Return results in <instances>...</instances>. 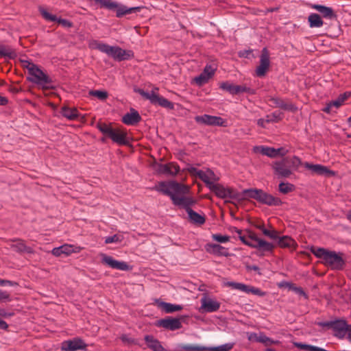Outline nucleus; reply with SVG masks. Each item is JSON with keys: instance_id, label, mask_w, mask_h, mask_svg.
Masks as SVG:
<instances>
[{"instance_id": "obj_1", "label": "nucleus", "mask_w": 351, "mask_h": 351, "mask_svg": "<svg viewBox=\"0 0 351 351\" xmlns=\"http://www.w3.org/2000/svg\"><path fill=\"white\" fill-rule=\"evenodd\" d=\"M92 47L106 53L116 61H123L131 59L134 57V53L131 50H125L118 46H110L104 43L95 41Z\"/></svg>"}, {"instance_id": "obj_2", "label": "nucleus", "mask_w": 351, "mask_h": 351, "mask_svg": "<svg viewBox=\"0 0 351 351\" xmlns=\"http://www.w3.org/2000/svg\"><path fill=\"white\" fill-rule=\"evenodd\" d=\"M311 252L323 263L332 269H341L344 265L342 257L334 251H329L323 247H313Z\"/></svg>"}, {"instance_id": "obj_3", "label": "nucleus", "mask_w": 351, "mask_h": 351, "mask_svg": "<svg viewBox=\"0 0 351 351\" xmlns=\"http://www.w3.org/2000/svg\"><path fill=\"white\" fill-rule=\"evenodd\" d=\"M243 198H252L261 204L268 206H278L281 201L279 198L264 192L261 189H247L242 191Z\"/></svg>"}, {"instance_id": "obj_4", "label": "nucleus", "mask_w": 351, "mask_h": 351, "mask_svg": "<svg viewBox=\"0 0 351 351\" xmlns=\"http://www.w3.org/2000/svg\"><path fill=\"white\" fill-rule=\"evenodd\" d=\"M96 3H99L101 8L114 10L116 12L117 17H122L124 15L133 13L140 10V7L128 8L121 3L112 0H94Z\"/></svg>"}, {"instance_id": "obj_5", "label": "nucleus", "mask_w": 351, "mask_h": 351, "mask_svg": "<svg viewBox=\"0 0 351 351\" xmlns=\"http://www.w3.org/2000/svg\"><path fill=\"white\" fill-rule=\"evenodd\" d=\"M158 88L155 87L150 92H146L143 89H138L136 92L143 97L148 99L152 104L158 105L169 110L174 108L173 102L160 97L158 93Z\"/></svg>"}, {"instance_id": "obj_6", "label": "nucleus", "mask_w": 351, "mask_h": 351, "mask_svg": "<svg viewBox=\"0 0 351 351\" xmlns=\"http://www.w3.org/2000/svg\"><path fill=\"white\" fill-rule=\"evenodd\" d=\"M184 189L180 190L177 192L173 197H172L173 204L176 206L182 207L185 209L186 213L191 209V206L195 203V200L189 196H186L189 193V187L182 184Z\"/></svg>"}, {"instance_id": "obj_7", "label": "nucleus", "mask_w": 351, "mask_h": 351, "mask_svg": "<svg viewBox=\"0 0 351 351\" xmlns=\"http://www.w3.org/2000/svg\"><path fill=\"white\" fill-rule=\"evenodd\" d=\"M184 189L180 190L177 192L173 197H172L173 204L176 206L182 207L185 209L186 213L191 209V206L195 203V200L189 196H186L189 193V187L182 184Z\"/></svg>"}, {"instance_id": "obj_8", "label": "nucleus", "mask_w": 351, "mask_h": 351, "mask_svg": "<svg viewBox=\"0 0 351 351\" xmlns=\"http://www.w3.org/2000/svg\"><path fill=\"white\" fill-rule=\"evenodd\" d=\"M211 191L215 193V195L221 199H243L242 193L239 194L232 188L225 187L223 185L215 183L210 189Z\"/></svg>"}, {"instance_id": "obj_9", "label": "nucleus", "mask_w": 351, "mask_h": 351, "mask_svg": "<svg viewBox=\"0 0 351 351\" xmlns=\"http://www.w3.org/2000/svg\"><path fill=\"white\" fill-rule=\"evenodd\" d=\"M184 189L182 186V184L178 183L176 181L170 182H160L157 185L155 186L154 189L164 195L170 197L171 199L174 195Z\"/></svg>"}, {"instance_id": "obj_10", "label": "nucleus", "mask_w": 351, "mask_h": 351, "mask_svg": "<svg viewBox=\"0 0 351 351\" xmlns=\"http://www.w3.org/2000/svg\"><path fill=\"white\" fill-rule=\"evenodd\" d=\"M28 73L27 80L34 84L45 87L50 82L49 77L37 65L31 68Z\"/></svg>"}, {"instance_id": "obj_11", "label": "nucleus", "mask_w": 351, "mask_h": 351, "mask_svg": "<svg viewBox=\"0 0 351 351\" xmlns=\"http://www.w3.org/2000/svg\"><path fill=\"white\" fill-rule=\"evenodd\" d=\"M224 285L231 287L232 289L239 290L245 293H252L258 296H264L265 293L262 291L260 289L248 286L241 282H236L233 281H228L224 283Z\"/></svg>"}, {"instance_id": "obj_12", "label": "nucleus", "mask_w": 351, "mask_h": 351, "mask_svg": "<svg viewBox=\"0 0 351 351\" xmlns=\"http://www.w3.org/2000/svg\"><path fill=\"white\" fill-rule=\"evenodd\" d=\"M199 311L202 313H213L217 311L221 306L220 302L207 295H204L200 300Z\"/></svg>"}, {"instance_id": "obj_13", "label": "nucleus", "mask_w": 351, "mask_h": 351, "mask_svg": "<svg viewBox=\"0 0 351 351\" xmlns=\"http://www.w3.org/2000/svg\"><path fill=\"white\" fill-rule=\"evenodd\" d=\"M195 120L197 123L213 126H227L226 121L221 117L204 114L196 116Z\"/></svg>"}, {"instance_id": "obj_14", "label": "nucleus", "mask_w": 351, "mask_h": 351, "mask_svg": "<svg viewBox=\"0 0 351 351\" xmlns=\"http://www.w3.org/2000/svg\"><path fill=\"white\" fill-rule=\"evenodd\" d=\"M247 239L252 242V245L255 247H251L258 250L263 252H271L274 248V245L267 242L256 236L254 232H250Z\"/></svg>"}, {"instance_id": "obj_15", "label": "nucleus", "mask_w": 351, "mask_h": 351, "mask_svg": "<svg viewBox=\"0 0 351 351\" xmlns=\"http://www.w3.org/2000/svg\"><path fill=\"white\" fill-rule=\"evenodd\" d=\"M86 346L87 345L82 339L76 337L64 341L61 344V349L63 351H77L84 350Z\"/></svg>"}, {"instance_id": "obj_16", "label": "nucleus", "mask_w": 351, "mask_h": 351, "mask_svg": "<svg viewBox=\"0 0 351 351\" xmlns=\"http://www.w3.org/2000/svg\"><path fill=\"white\" fill-rule=\"evenodd\" d=\"M269 56L267 48H263L260 57V64L256 69L258 77H263L269 67Z\"/></svg>"}, {"instance_id": "obj_17", "label": "nucleus", "mask_w": 351, "mask_h": 351, "mask_svg": "<svg viewBox=\"0 0 351 351\" xmlns=\"http://www.w3.org/2000/svg\"><path fill=\"white\" fill-rule=\"evenodd\" d=\"M154 169L158 173L171 176H175L177 175L180 170L178 165L172 162L165 165L156 163L154 165Z\"/></svg>"}, {"instance_id": "obj_18", "label": "nucleus", "mask_w": 351, "mask_h": 351, "mask_svg": "<svg viewBox=\"0 0 351 351\" xmlns=\"http://www.w3.org/2000/svg\"><path fill=\"white\" fill-rule=\"evenodd\" d=\"M215 72V69H214L211 65L207 64L200 75L196 76L193 79V81L197 86H201L208 82V80L214 75Z\"/></svg>"}, {"instance_id": "obj_19", "label": "nucleus", "mask_w": 351, "mask_h": 351, "mask_svg": "<svg viewBox=\"0 0 351 351\" xmlns=\"http://www.w3.org/2000/svg\"><path fill=\"white\" fill-rule=\"evenodd\" d=\"M304 167L310 170L312 173L316 174L318 176H335V172L333 171L330 170L327 167L319 165V164H311L309 162L304 163Z\"/></svg>"}, {"instance_id": "obj_20", "label": "nucleus", "mask_w": 351, "mask_h": 351, "mask_svg": "<svg viewBox=\"0 0 351 351\" xmlns=\"http://www.w3.org/2000/svg\"><path fill=\"white\" fill-rule=\"evenodd\" d=\"M101 261L103 263L108 265L112 269H119L121 271L129 270V265L124 261H119L114 259L112 256L106 254L101 255Z\"/></svg>"}, {"instance_id": "obj_21", "label": "nucleus", "mask_w": 351, "mask_h": 351, "mask_svg": "<svg viewBox=\"0 0 351 351\" xmlns=\"http://www.w3.org/2000/svg\"><path fill=\"white\" fill-rule=\"evenodd\" d=\"M286 160V159H283L281 161L274 162L273 165L274 173L279 178H288L292 173L290 167L287 165Z\"/></svg>"}, {"instance_id": "obj_22", "label": "nucleus", "mask_w": 351, "mask_h": 351, "mask_svg": "<svg viewBox=\"0 0 351 351\" xmlns=\"http://www.w3.org/2000/svg\"><path fill=\"white\" fill-rule=\"evenodd\" d=\"M156 325L170 330L180 329L182 327V323L179 318L171 317L161 319L158 321Z\"/></svg>"}, {"instance_id": "obj_23", "label": "nucleus", "mask_w": 351, "mask_h": 351, "mask_svg": "<svg viewBox=\"0 0 351 351\" xmlns=\"http://www.w3.org/2000/svg\"><path fill=\"white\" fill-rule=\"evenodd\" d=\"M206 251L215 256L227 257L230 255L228 249L216 243H208L205 245Z\"/></svg>"}, {"instance_id": "obj_24", "label": "nucleus", "mask_w": 351, "mask_h": 351, "mask_svg": "<svg viewBox=\"0 0 351 351\" xmlns=\"http://www.w3.org/2000/svg\"><path fill=\"white\" fill-rule=\"evenodd\" d=\"M199 178L205 183L209 189L219 180V178L210 169L202 170Z\"/></svg>"}, {"instance_id": "obj_25", "label": "nucleus", "mask_w": 351, "mask_h": 351, "mask_svg": "<svg viewBox=\"0 0 351 351\" xmlns=\"http://www.w3.org/2000/svg\"><path fill=\"white\" fill-rule=\"evenodd\" d=\"M108 137L119 145H127L128 143L126 132L121 129L113 128Z\"/></svg>"}, {"instance_id": "obj_26", "label": "nucleus", "mask_w": 351, "mask_h": 351, "mask_svg": "<svg viewBox=\"0 0 351 351\" xmlns=\"http://www.w3.org/2000/svg\"><path fill=\"white\" fill-rule=\"evenodd\" d=\"M39 11L43 18L47 21L57 22L65 27H71L72 26V23L69 21L61 18H58L56 15L50 14L44 8H40Z\"/></svg>"}, {"instance_id": "obj_27", "label": "nucleus", "mask_w": 351, "mask_h": 351, "mask_svg": "<svg viewBox=\"0 0 351 351\" xmlns=\"http://www.w3.org/2000/svg\"><path fill=\"white\" fill-rule=\"evenodd\" d=\"M332 328L335 335L339 339L344 338L348 332V326L343 320H339L334 322Z\"/></svg>"}, {"instance_id": "obj_28", "label": "nucleus", "mask_w": 351, "mask_h": 351, "mask_svg": "<svg viewBox=\"0 0 351 351\" xmlns=\"http://www.w3.org/2000/svg\"><path fill=\"white\" fill-rule=\"evenodd\" d=\"M141 120V117L137 110L131 108L130 112L126 113L122 117L123 123L128 125H134L137 124Z\"/></svg>"}, {"instance_id": "obj_29", "label": "nucleus", "mask_w": 351, "mask_h": 351, "mask_svg": "<svg viewBox=\"0 0 351 351\" xmlns=\"http://www.w3.org/2000/svg\"><path fill=\"white\" fill-rule=\"evenodd\" d=\"M155 303L166 313L179 311L183 308L182 305L165 302L159 299L156 300Z\"/></svg>"}, {"instance_id": "obj_30", "label": "nucleus", "mask_w": 351, "mask_h": 351, "mask_svg": "<svg viewBox=\"0 0 351 351\" xmlns=\"http://www.w3.org/2000/svg\"><path fill=\"white\" fill-rule=\"evenodd\" d=\"M60 114L69 121L75 120L80 117V113L77 108H69L66 106H64L60 108Z\"/></svg>"}, {"instance_id": "obj_31", "label": "nucleus", "mask_w": 351, "mask_h": 351, "mask_svg": "<svg viewBox=\"0 0 351 351\" xmlns=\"http://www.w3.org/2000/svg\"><path fill=\"white\" fill-rule=\"evenodd\" d=\"M145 341L147 346L153 351H168L162 347L158 340L152 335H146L145 337Z\"/></svg>"}, {"instance_id": "obj_32", "label": "nucleus", "mask_w": 351, "mask_h": 351, "mask_svg": "<svg viewBox=\"0 0 351 351\" xmlns=\"http://www.w3.org/2000/svg\"><path fill=\"white\" fill-rule=\"evenodd\" d=\"M312 8L319 12L324 18L330 19L335 16L333 10L330 7L314 4L312 5Z\"/></svg>"}, {"instance_id": "obj_33", "label": "nucleus", "mask_w": 351, "mask_h": 351, "mask_svg": "<svg viewBox=\"0 0 351 351\" xmlns=\"http://www.w3.org/2000/svg\"><path fill=\"white\" fill-rule=\"evenodd\" d=\"M0 57L14 59L16 57V53L12 47L0 43Z\"/></svg>"}, {"instance_id": "obj_34", "label": "nucleus", "mask_w": 351, "mask_h": 351, "mask_svg": "<svg viewBox=\"0 0 351 351\" xmlns=\"http://www.w3.org/2000/svg\"><path fill=\"white\" fill-rule=\"evenodd\" d=\"M253 151L255 153L260 152L263 155L267 156L270 158L276 157V151L275 148L266 147V146H254Z\"/></svg>"}, {"instance_id": "obj_35", "label": "nucleus", "mask_w": 351, "mask_h": 351, "mask_svg": "<svg viewBox=\"0 0 351 351\" xmlns=\"http://www.w3.org/2000/svg\"><path fill=\"white\" fill-rule=\"evenodd\" d=\"M309 27L311 28H319L323 26L324 21L321 16L315 13H311L308 16Z\"/></svg>"}, {"instance_id": "obj_36", "label": "nucleus", "mask_w": 351, "mask_h": 351, "mask_svg": "<svg viewBox=\"0 0 351 351\" xmlns=\"http://www.w3.org/2000/svg\"><path fill=\"white\" fill-rule=\"evenodd\" d=\"M189 220L197 225H202L205 223V217L193 210L191 209L187 212Z\"/></svg>"}, {"instance_id": "obj_37", "label": "nucleus", "mask_w": 351, "mask_h": 351, "mask_svg": "<svg viewBox=\"0 0 351 351\" xmlns=\"http://www.w3.org/2000/svg\"><path fill=\"white\" fill-rule=\"evenodd\" d=\"M344 103L343 97L339 96L336 99L331 101L327 104L326 106L323 109L326 113H330L332 111V108H339Z\"/></svg>"}, {"instance_id": "obj_38", "label": "nucleus", "mask_w": 351, "mask_h": 351, "mask_svg": "<svg viewBox=\"0 0 351 351\" xmlns=\"http://www.w3.org/2000/svg\"><path fill=\"white\" fill-rule=\"evenodd\" d=\"M279 287H287L290 290L293 291L295 293L302 295L304 298H306L307 295L305 293V292L303 291V289L301 287H295L293 284L287 282V281H282L278 285Z\"/></svg>"}, {"instance_id": "obj_39", "label": "nucleus", "mask_w": 351, "mask_h": 351, "mask_svg": "<svg viewBox=\"0 0 351 351\" xmlns=\"http://www.w3.org/2000/svg\"><path fill=\"white\" fill-rule=\"evenodd\" d=\"M61 250H62V252L63 254L68 256L73 253L80 252L82 250V247L70 244H64L61 245Z\"/></svg>"}, {"instance_id": "obj_40", "label": "nucleus", "mask_w": 351, "mask_h": 351, "mask_svg": "<svg viewBox=\"0 0 351 351\" xmlns=\"http://www.w3.org/2000/svg\"><path fill=\"white\" fill-rule=\"evenodd\" d=\"M12 248L14 251L17 252H31L32 249L25 245V244L19 241L12 245Z\"/></svg>"}, {"instance_id": "obj_41", "label": "nucleus", "mask_w": 351, "mask_h": 351, "mask_svg": "<svg viewBox=\"0 0 351 351\" xmlns=\"http://www.w3.org/2000/svg\"><path fill=\"white\" fill-rule=\"evenodd\" d=\"M237 86L226 81L220 83L219 88L223 90L228 92L231 95H237Z\"/></svg>"}, {"instance_id": "obj_42", "label": "nucleus", "mask_w": 351, "mask_h": 351, "mask_svg": "<svg viewBox=\"0 0 351 351\" xmlns=\"http://www.w3.org/2000/svg\"><path fill=\"white\" fill-rule=\"evenodd\" d=\"M278 245L280 247H292L295 245V241L289 236L278 237Z\"/></svg>"}, {"instance_id": "obj_43", "label": "nucleus", "mask_w": 351, "mask_h": 351, "mask_svg": "<svg viewBox=\"0 0 351 351\" xmlns=\"http://www.w3.org/2000/svg\"><path fill=\"white\" fill-rule=\"evenodd\" d=\"M279 191L281 193L287 194L295 190V186L289 182H280L278 186Z\"/></svg>"}, {"instance_id": "obj_44", "label": "nucleus", "mask_w": 351, "mask_h": 351, "mask_svg": "<svg viewBox=\"0 0 351 351\" xmlns=\"http://www.w3.org/2000/svg\"><path fill=\"white\" fill-rule=\"evenodd\" d=\"M234 346V343L229 342L219 346L210 347V351H230L233 348Z\"/></svg>"}, {"instance_id": "obj_45", "label": "nucleus", "mask_w": 351, "mask_h": 351, "mask_svg": "<svg viewBox=\"0 0 351 351\" xmlns=\"http://www.w3.org/2000/svg\"><path fill=\"white\" fill-rule=\"evenodd\" d=\"M184 350L189 351H210V347L204 346L201 345H195V346H185L183 347Z\"/></svg>"}, {"instance_id": "obj_46", "label": "nucleus", "mask_w": 351, "mask_h": 351, "mask_svg": "<svg viewBox=\"0 0 351 351\" xmlns=\"http://www.w3.org/2000/svg\"><path fill=\"white\" fill-rule=\"evenodd\" d=\"M258 343H261L266 346L276 344L278 343V341L273 340L272 339L267 337L263 332H261V336H259Z\"/></svg>"}, {"instance_id": "obj_47", "label": "nucleus", "mask_w": 351, "mask_h": 351, "mask_svg": "<svg viewBox=\"0 0 351 351\" xmlns=\"http://www.w3.org/2000/svg\"><path fill=\"white\" fill-rule=\"evenodd\" d=\"M97 129L104 135L108 136L113 128L106 123H98L97 125Z\"/></svg>"}, {"instance_id": "obj_48", "label": "nucleus", "mask_w": 351, "mask_h": 351, "mask_svg": "<svg viewBox=\"0 0 351 351\" xmlns=\"http://www.w3.org/2000/svg\"><path fill=\"white\" fill-rule=\"evenodd\" d=\"M89 95L97 97L99 99L104 101L108 97V93L105 90H90Z\"/></svg>"}, {"instance_id": "obj_49", "label": "nucleus", "mask_w": 351, "mask_h": 351, "mask_svg": "<svg viewBox=\"0 0 351 351\" xmlns=\"http://www.w3.org/2000/svg\"><path fill=\"white\" fill-rule=\"evenodd\" d=\"M212 238L214 241H216L221 243H225L230 241V237L227 235H221L219 234H214L212 235Z\"/></svg>"}, {"instance_id": "obj_50", "label": "nucleus", "mask_w": 351, "mask_h": 351, "mask_svg": "<svg viewBox=\"0 0 351 351\" xmlns=\"http://www.w3.org/2000/svg\"><path fill=\"white\" fill-rule=\"evenodd\" d=\"M261 230H262L264 235L269 237L270 239H276L278 238V232L274 230H269L265 228H261Z\"/></svg>"}, {"instance_id": "obj_51", "label": "nucleus", "mask_w": 351, "mask_h": 351, "mask_svg": "<svg viewBox=\"0 0 351 351\" xmlns=\"http://www.w3.org/2000/svg\"><path fill=\"white\" fill-rule=\"evenodd\" d=\"M12 300L10 294L6 291L0 289V302H9Z\"/></svg>"}, {"instance_id": "obj_52", "label": "nucleus", "mask_w": 351, "mask_h": 351, "mask_svg": "<svg viewBox=\"0 0 351 351\" xmlns=\"http://www.w3.org/2000/svg\"><path fill=\"white\" fill-rule=\"evenodd\" d=\"M187 171L192 176L199 178L202 169H199L193 166H189L186 168Z\"/></svg>"}, {"instance_id": "obj_53", "label": "nucleus", "mask_w": 351, "mask_h": 351, "mask_svg": "<svg viewBox=\"0 0 351 351\" xmlns=\"http://www.w3.org/2000/svg\"><path fill=\"white\" fill-rule=\"evenodd\" d=\"M121 241V239L117 234H114L112 236L107 237L105 238V243L106 244L112 243H119Z\"/></svg>"}, {"instance_id": "obj_54", "label": "nucleus", "mask_w": 351, "mask_h": 351, "mask_svg": "<svg viewBox=\"0 0 351 351\" xmlns=\"http://www.w3.org/2000/svg\"><path fill=\"white\" fill-rule=\"evenodd\" d=\"M259 336H261V332L258 333L253 332H247V339L252 342H258Z\"/></svg>"}, {"instance_id": "obj_55", "label": "nucleus", "mask_w": 351, "mask_h": 351, "mask_svg": "<svg viewBox=\"0 0 351 351\" xmlns=\"http://www.w3.org/2000/svg\"><path fill=\"white\" fill-rule=\"evenodd\" d=\"M22 66L27 69L28 72L31 68H34L36 64L28 60H21Z\"/></svg>"}, {"instance_id": "obj_56", "label": "nucleus", "mask_w": 351, "mask_h": 351, "mask_svg": "<svg viewBox=\"0 0 351 351\" xmlns=\"http://www.w3.org/2000/svg\"><path fill=\"white\" fill-rule=\"evenodd\" d=\"M276 120H274V119H269V115H267L266 119H259L258 121H257V124L262 127V128H265V123H270L271 121H275Z\"/></svg>"}, {"instance_id": "obj_57", "label": "nucleus", "mask_w": 351, "mask_h": 351, "mask_svg": "<svg viewBox=\"0 0 351 351\" xmlns=\"http://www.w3.org/2000/svg\"><path fill=\"white\" fill-rule=\"evenodd\" d=\"M291 164L292 167L296 169L302 165V160L299 157L295 156L292 158Z\"/></svg>"}, {"instance_id": "obj_58", "label": "nucleus", "mask_w": 351, "mask_h": 351, "mask_svg": "<svg viewBox=\"0 0 351 351\" xmlns=\"http://www.w3.org/2000/svg\"><path fill=\"white\" fill-rule=\"evenodd\" d=\"M239 239H240V241L243 243L245 244V245L247 246H249V247H255L254 245H252V242H251L247 238H246L245 236H243L242 234L239 235Z\"/></svg>"}, {"instance_id": "obj_59", "label": "nucleus", "mask_w": 351, "mask_h": 351, "mask_svg": "<svg viewBox=\"0 0 351 351\" xmlns=\"http://www.w3.org/2000/svg\"><path fill=\"white\" fill-rule=\"evenodd\" d=\"M241 93H252L251 88L244 86H237V95Z\"/></svg>"}, {"instance_id": "obj_60", "label": "nucleus", "mask_w": 351, "mask_h": 351, "mask_svg": "<svg viewBox=\"0 0 351 351\" xmlns=\"http://www.w3.org/2000/svg\"><path fill=\"white\" fill-rule=\"evenodd\" d=\"M62 251V250H61V246H60L58 247H54L51 250V253L55 256H60V255L63 254Z\"/></svg>"}, {"instance_id": "obj_61", "label": "nucleus", "mask_w": 351, "mask_h": 351, "mask_svg": "<svg viewBox=\"0 0 351 351\" xmlns=\"http://www.w3.org/2000/svg\"><path fill=\"white\" fill-rule=\"evenodd\" d=\"M276 156L278 155H280L281 156H284L288 153V150L284 147H280V148L276 149Z\"/></svg>"}, {"instance_id": "obj_62", "label": "nucleus", "mask_w": 351, "mask_h": 351, "mask_svg": "<svg viewBox=\"0 0 351 351\" xmlns=\"http://www.w3.org/2000/svg\"><path fill=\"white\" fill-rule=\"evenodd\" d=\"M269 119L276 120L274 122H277L281 119V113L278 112H274L271 116H269Z\"/></svg>"}, {"instance_id": "obj_63", "label": "nucleus", "mask_w": 351, "mask_h": 351, "mask_svg": "<svg viewBox=\"0 0 351 351\" xmlns=\"http://www.w3.org/2000/svg\"><path fill=\"white\" fill-rule=\"evenodd\" d=\"M276 104L277 106L282 108V109H289V106L287 104H286L285 103H284L282 101H280L278 99H276Z\"/></svg>"}, {"instance_id": "obj_64", "label": "nucleus", "mask_w": 351, "mask_h": 351, "mask_svg": "<svg viewBox=\"0 0 351 351\" xmlns=\"http://www.w3.org/2000/svg\"><path fill=\"white\" fill-rule=\"evenodd\" d=\"M121 339L122 341H123L124 343H131L134 342V340L132 339H131L130 337H129L126 335H122Z\"/></svg>"}]
</instances>
